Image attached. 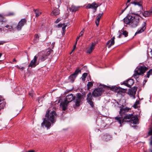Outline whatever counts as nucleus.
Masks as SVG:
<instances>
[{
  "label": "nucleus",
  "instance_id": "f257e3e1",
  "mask_svg": "<svg viewBox=\"0 0 152 152\" xmlns=\"http://www.w3.org/2000/svg\"><path fill=\"white\" fill-rule=\"evenodd\" d=\"M130 108L128 107L125 108H121L119 111V114L122 116L125 115L124 118L122 117H116L115 119L120 124V126H122L123 124L125 122H130L133 124H136L139 123L137 116L134 115L132 114H125V113L128 112Z\"/></svg>",
  "mask_w": 152,
  "mask_h": 152
},
{
  "label": "nucleus",
  "instance_id": "f03ea898",
  "mask_svg": "<svg viewBox=\"0 0 152 152\" xmlns=\"http://www.w3.org/2000/svg\"><path fill=\"white\" fill-rule=\"evenodd\" d=\"M50 110L48 109L46 112L45 118H43V122L41 124L42 127H44L45 126L48 129H49L51 126V123L49 121H50L53 124L56 121L55 118V117L56 116V112L53 111L50 113Z\"/></svg>",
  "mask_w": 152,
  "mask_h": 152
},
{
  "label": "nucleus",
  "instance_id": "7ed1b4c3",
  "mask_svg": "<svg viewBox=\"0 0 152 152\" xmlns=\"http://www.w3.org/2000/svg\"><path fill=\"white\" fill-rule=\"evenodd\" d=\"M140 17L137 14H136L134 16L129 15L124 19V22L125 23L129 25L131 27L135 28L139 24Z\"/></svg>",
  "mask_w": 152,
  "mask_h": 152
},
{
  "label": "nucleus",
  "instance_id": "20e7f679",
  "mask_svg": "<svg viewBox=\"0 0 152 152\" xmlns=\"http://www.w3.org/2000/svg\"><path fill=\"white\" fill-rule=\"evenodd\" d=\"M148 69V68L145 66H138L135 69L133 77L137 78L140 75H143Z\"/></svg>",
  "mask_w": 152,
  "mask_h": 152
},
{
  "label": "nucleus",
  "instance_id": "39448f33",
  "mask_svg": "<svg viewBox=\"0 0 152 152\" xmlns=\"http://www.w3.org/2000/svg\"><path fill=\"white\" fill-rule=\"evenodd\" d=\"M53 52V50L50 49L46 52H42L39 53L38 54L39 56V59L41 60L42 61H44L48 58V56Z\"/></svg>",
  "mask_w": 152,
  "mask_h": 152
},
{
  "label": "nucleus",
  "instance_id": "423d86ee",
  "mask_svg": "<svg viewBox=\"0 0 152 152\" xmlns=\"http://www.w3.org/2000/svg\"><path fill=\"white\" fill-rule=\"evenodd\" d=\"M104 91V90L102 88H96L92 92V96L94 97H98L101 96Z\"/></svg>",
  "mask_w": 152,
  "mask_h": 152
},
{
  "label": "nucleus",
  "instance_id": "0eeeda50",
  "mask_svg": "<svg viewBox=\"0 0 152 152\" xmlns=\"http://www.w3.org/2000/svg\"><path fill=\"white\" fill-rule=\"evenodd\" d=\"M81 72V70L79 69H77L75 72L69 77V81L72 83H73L77 77L78 73L79 72L80 73Z\"/></svg>",
  "mask_w": 152,
  "mask_h": 152
},
{
  "label": "nucleus",
  "instance_id": "6e6552de",
  "mask_svg": "<svg viewBox=\"0 0 152 152\" xmlns=\"http://www.w3.org/2000/svg\"><path fill=\"white\" fill-rule=\"evenodd\" d=\"M82 97V95L81 93H77L76 94V97L74 101L76 106L78 107L80 105Z\"/></svg>",
  "mask_w": 152,
  "mask_h": 152
},
{
  "label": "nucleus",
  "instance_id": "1a4fd4ad",
  "mask_svg": "<svg viewBox=\"0 0 152 152\" xmlns=\"http://www.w3.org/2000/svg\"><path fill=\"white\" fill-rule=\"evenodd\" d=\"M37 58L38 57L36 55L35 56L33 59L30 61L29 64L28 65V67L34 68L38 65L39 64V62L37 61Z\"/></svg>",
  "mask_w": 152,
  "mask_h": 152
},
{
  "label": "nucleus",
  "instance_id": "9d476101",
  "mask_svg": "<svg viewBox=\"0 0 152 152\" xmlns=\"http://www.w3.org/2000/svg\"><path fill=\"white\" fill-rule=\"evenodd\" d=\"M93 98L92 97L91 93L89 92L87 95V97L86 100L88 103L92 107H93L94 106V102L92 100H93Z\"/></svg>",
  "mask_w": 152,
  "mask_h": 152
},
{
  "label": "nucleus",
  "instance_id": "9b49d317",
  "mask_svg": "<svg viewBox=\"0 0 152 152\" xmlns=\"http://www.w3.org/2000/svg\"><path fill=\"white\" fill-rule=\"evenodd\" d=\"M134 83V80L132 79H130L125 80L121 84H123L127 87L131 88Z\"/></svg>",
  "mask_w": 152,
  "mask_h": 152
},
{
  "label": "nucleus",
  "instance_id": "f8f14e48",
  "mask_svg": "<svg viewBox=\"0 0 152 152\" xmlns=\"http://www.w3.org/2000/svg\"><path fill=\"white\" fill-rule=\"evenodd\" d=\"M99 6V3H96L95 2H93L92 4H88L86 7L87 9H94L95 11H96L97 7Z\"/></svg>",
  "mask_w": 152,
  "mask_h": 152
},
{
  "label": "nucleus",
  "instance_id": "ddd939ff",
  "mask_svg": "<svg viewBox=\"0 0 152 152\" xmlns=\"http://www.w3.org/2000/svg\"><path fill=\"white\" fill-rule=\"evenodd\" d=\"M146 22H145L143 23L142 25V27L138 29L137 32L135 33V35L141 33L143 32L146 29Z\"/></svg>",
  "mask_w": 152,
  "mask_h": 152
},
{
  "label": "nucleus",
  "instance_id": "4468645a",
  "mask_svg": "<svg viewBox=\"0 0 152 152\" xmlns=\"http://www.w3.org/2000/svg\"><path fill=\"white\" fill-rule=\"evenodd\" d=\"M75 96H73L72 94H70L66 96L64 101H66V102L69 103L72 101H74V100H75Z\"/></svg>",
  "mask_w": 152,
  "mask_h": 152
},
{
  "label": "nucleus",
  "instance_id": "2eb2a0df",
  "mask_svg": "<svg viewBox=\"0 0 152 152\" xmlns=\"http://www.w3.org/2000/svg\"><path fill=\"white\" fill-rule=\"evenodd\" d=\"M131 4H134V5H137L140 7H141L142 9V4L143 2L142 0H133L131 2Z\"/></svg>",
  "mask_w": 152,
  "mask_h": 152
},
{
  "label": "nucleus",
  "instance_id": "dca6fc26",
  "mask_svg": "<svg viewBox=\"0 0 152 152\" xmlns=\"http://www.w3.org/2000/svg\"><path fill=\"white\" fill-rule=\"evenodd\" d=\"M137 87L134 86L131 89H129V94L132 96H134L136 94Z\"/></svg>",
  "mask_w": 152,
  "mask_h": 152
},
{
  "label": "nucleus",
  "instance_id": "f3484780",
  "mask_svg": "<svg viewBox=\"0 0 152 152\" xmlns=\"http://www.w3.org/2000/svg\"><path fill=\"white\" fill-rule=\"evenodd\" d=\"M15 14L14 12H9L7 14H5L4 15L0 14V18H1V20H0V22H3L4 17L13 16Z\"/></svg>",
  "mask_w": 152,
  "mask_h": 152
},
{
  "label": "nucleus",
  "instance_id": "a211bd4d",
  "mask_svg": "<svg viewBox=\"0 0 152 152\" xmlns=\"http://www.w3.org/2000/svg\"><path fill=\"white\" fill-rule=\"evenodd\" d=\"M68 103L67 102H66V101H64V102L61 103L60 106L61 107L63 110L65 111L67 109Z\"/></svg>",
  "mask_w": 152,
  "mask_h": 152
},
{
  "label": "nucleus",
  "instance_id": "6ab92c4d",
  "mask_svg": "<svg viewBox=\"0 0 152 152\" xmlns=\"http://www.w3.org/2000/svg\"><path fill=\"white\" fill-rule=\"evenodd\" d=\"M103 14V13L102 12L101 13H99L96 16L95 21V23L97 26H98L99 25L101 18L102 15Z\"/></svg>",
  "mask_w": 152,
  "mask_h": 152
},
{
  "label": "nucleus",
  "instance_id": "aec40b11",
  "mask_svg": "<svg viewBox=\"0 0 152 152\" xmlns=\"http://www.w3.org/2000/svg\"><path fill=\"white\" fill-rule=\"evenodd\" d=\"M59 13L60 10L59 9L57 8H55L53 10L51 13V14L52 15L56 16V15H58Z\"/></svg>",
  "mask_w": 152,
  "mask_h": 152
},
{
  "label": "nucleus",
  "instance_id": "412c9836",
  "mask_svg": "<svg viewBox=\"0 0 152 152\" xmlns=\"http://www.w3.org/2000/svg\"><path fill=\"white\" fill-rule=\"evenodd\" d=\"M142 15L145 17H148L152 15V13L150 10L145 11L142 12Z\"/></svg>",
  "mask_w": 152,
  "mask_h": 152
},
{
  "label": "nucleus",
  "instance_id": "4be33fe9",
  "mask_svg": "<svg viewBox=\"0 0 152 152\" xmlns=\"http://www.w3.org/2000/svg\"><path fill=\"white\" fill-rule=\"evenodd\" d=\"M110 89L111 90L115 91V92H117L118 93L119 90V89L120 87H118L115 86H112L111 87H110Z\"/></svg>",
  "mask_w": 152,
  "mask_h": 152
},
{
  "label": "nucleus",
  "instance_id": "5701e85b",
  "mask_svg": "<svg viewBox=\"0 0 152 152\" xmlns=\"http://www.w3.org/2000/svg\"><path fill=\"white\" fill-rule=\"evenodd\" d=\"M39 36L37 34H36L34 35L33 42L36 43L38 42L39 41Z\"/></svg>",
  "mask_w": 152,
  "mask_h": 152
},
{
  "label": "nucleus",
  "instance_id": "b1692460",
  "mask_svg": "<svg viewBox=\"0 0 152 152\" xmlns=\"http://www.w3.org/2000/svg\"><path fill=\"white\" fill-rule=\"evenodd\" d=\"M78 9V7L74 5H72L70 7V11L72 12H75L77 11Z\"/></svg>",
  "mask_w": 152,
  "mask_h": 152
},
{
  "label": "nucleus",
  "instance_id": "393cba45",
  "mask_svg": "<svg viewBox=\"0 0 152 152\" xmlns=\"http://www.w3.org/2000/svg\"><path fill=\"white\" fill-rule=\"evenodd\" d=\"M27 20L25 18L22 19L18 22V23L22 26H23L26 23Z\"/></svg>",
  "mask_w": 152,
  "mask_h": 152
},
{
  "label": "nucleus",
  "instance_id": "a878e982",
  "mask_svg": "<svg viewBox=\"0 0 152 152\" xmlns=\"http://www.w3.org/2000/svg\"><path fill=\"white\" fill-rule=\"evenodd\" d=\"M34 11L36 14V17L37 18L38 17L42 14V12H39L38 10L34 9Z\"/></svg>",
  "mask_w": 152,
  "mask_h": 152
},
{
  "label": "nucleus",
  "instance_id": "bb28decb",
  "mask_svg": "<svg viewBox=\"0 0 152 152\" xmlns=\"http://www.w3.org/2000/svg\"><path fill=\"white\" fill-rule=\"evenodd\" d=\"M4 106V100L2 98H0V108H3Z\"/></svg>",
  "mask_w": 152,
  "mask_h": 152
},
{
  "label": "nucleus",
  "instance_id": "cd10ccee",
  "mask_svg": "<svg viewBox=\"0 0 152 152\" xmlns=\"http://www.w3.org/2000/svg\"><path fill=\"white\" fill-rule=\"evenodd\" d=\"M115 39V37H113L112 38V39L110 40L111 41V42L110 44V45L108 46V48H110L111 47V46L113 45L114 44V43H115L114 39Z\"/></svg>",
  "mask_w": 152,
  "mask_h": 152
},
{
  "label": "nucleus",
  "instance_id": "c85d7f7f",
  "mask_svg": "<svg viewBox=\"0 0 152 152\" xmlns=\"http://www.w3.org/2000/svg\"><path fill=\"white\" fill-rule=\"evenodd\" d=\"M94 82H89L87 84V89H89L93 85Z\"/></svg>",
  "mask_w": 152,
  "mask_h": 152
},
{
  "label": "nucleus",
  "instance_id": "c756f323",
  "mask_svg": "<svg viewBox=\"0 0 152 152\" xmlns=\"http://www.w3.org/2000/svg\"><path fill=\"white\" fill-rule=\"evenodd\" d=\"M152 75V68L150 69L147 72L146 77L149 78L150 75Z\"/></svg>",
  "mask_w": 152,
  "mask_h": 152
},
{
  "label": "nucleus",
  "instance_id": "7c9ffc66",
  "mask_svg": "<svg viewBox=\"0 0 152 152\" xmlns=\"http://www.w3.org/2000/svg\"><path fill=\"white\" fill-rule=\"evenodd\" d=\"M43 99L44 98L42 96L39 97L37 98L36 101H38L39 103L40 102H42V101H43Z\"/></svg>",
  "mask_w": 152,
  "mask_h": 152
},
{
  "label": "nucleus",
  "instance_id": "2f4dec72",
  "mask_svg": "<svg viewBox=\"0 0 152 152\" xmlns=\"http://www.w3.org/2000/svg\"><path fill=\"white\" fill-rule=\"evenodd\" d=\"M87 75L88 74L86 73H84L83 74L82 77V80H83V81H85V79L86 77L87 76Z\"/></svg>",
  "mask_w": 152,
  "mask_h": 152
},
{
  "label": "nucleus",
  "instance_id": "473e14b6",
  "mask_svg": "<svg viewBox=\"0 0 152 152\" xmlns=\"http://www.w3.org/2000/svg\"><path fill=\"white\" fill-rule=\"evenodd\" d=\"M139 103H140L139 101H136L134 104V105H133V107L135 109L137 108L138 107L137 106V105L139 104Z\"/></svg>",
  "mask_w": 152,
  "mask_h": 152
},
{
  "label": "nucleus",
  "instance_id": "72a5a7b5",
  "mask_svg": "<svg viewBox=\"0 0 152 152\" xmlns=\"http://www.w3.org/2000/svg\"><path fill=\"white\" fill-rule=\"evenodd\" d=\"M23 27V26H22L21 25L19 24V23H18V24L16 26V28L19 31Z\"/></svg>",
  "mask_w": 152,
  "mask_h": 152
},
{
  "label": "nucleus",
  "instance_id": "f704fd0d",
  "mask_svg": "<svg viewBox=\"0 0 152 152\" xmlns=\"http://www.w3.org/2000/svg\"><path fill=\"white\" fill-rule=\"evenodd\" d=\"M5 27L8 28V29L10 31H11V30L12 29H13V27L12 26H10L8 25H7L6 26H5Z\"/></svg>",
  "mask_w": 152,
  "mask_h": 152
},
{
  "label": "nucleus",
  "instance_id": "c9c22d12",
  "mask_svg": "<svg viewBox=\"0 0 152 152\" xmlns=\"http://www.w3.org/2000/svg\"><path fill=\"white\" fill-rule=\"evenodd\" d=\"M122 35L124 36L125 37H127L128 35V33L126 31L123 30L122 31Z\"/></svg>",
  "mask_w": 152,
  "mask_h": 152
},
{
  "label": "nucleus",
  "instance_id": "e433bc0d",
  "mask_svg": "<svg viewBox=\"0 0 152 152\" xmlns=\"http://www.w3.org/2000/svg\"><path fill=\"white\" fill-rule=\"evenodd\" d=\"M119 91H118V93H120V92H122V93H124L126 91V90L122 88H119Z\"/></svg>",
  "mask_w": 152,
  "mask_h": 152
},
{
  "label": "nucleus",
  "instance_id": "4c0bfd02",
  "mask_svg": "<svg viewBox=\"0 0 152 152\" xmlns=\"http://www.w3.org/2000/svg\"><path fill=\"white\" fill-rule=\"evenodd\" d=\"M66 25L65 23H63V27L62 28V29L63 31V32H65L66 31Z\"/></svg>",
  "mask_w": 152,
  "mask_h": 152
},
{
  "label": "nucleus",
  "instance_id": "58836bf2",
  "mask_svg": "<svg viewBox=\"0 0 152 152\" xmlns=\"http://www.w3.org/2000/svg\"><path fill=\"white\" fill-rule=\"evenodd\" d=\"M34 91L33 90H31L30 91L28 92V94L29 96H30L31 97H33V94Z\"/></svg>",
  "mask_w": 152,
  "mask_h": 152
},
{
  "label": "nucleus",
  "instance_id": "ea45409f",
  "mask_svg": "<svg viewBox=\"0 0 152 152\" xmlns=\"http://www.w3.org/2000/svg\"><path fill=\"white\" fill-rule=\"evenodd\" d=\"M126 6V7L124 9L122 10L120 14V15L122 14L124 11L129 6V4H127Z\"/></svg>",
  "mask_w": 152,
  "mask_h": 152
},
{
  "label": "nucleus",
  "instance_id": "a19ab883",
  "mask_svg": "<svg viewBox=\"0 0 152 152\" xmlns=\"http://www.w3.org/2000/svg\"><path fill=\"white\" fill-rule=\"evenodd\" d=\"M95 45L96 43H95L92 42L91 46L90 48H91V49H92L93 50Z\"/></svg>",
  "mask_w": 152,
  "mask_h": 152
},
{
  "label": "nucleus",
  "instance_id": "79ce46f5",
  "mask_svg": "<svg viewBox=\"0 0 152 152\" xmlns=\"http://www.w3.org/2000/svg\"><path fill=\"white\" fill-rule=\"evenodd\" d=\"M133 0H127V1L126 4V6L127 5V4H129V6L131 4H131V2L129 3L131 1H133Z\"/></svg>",
  "mask_w": 152,
  "mask_h": 152
},
{
  "label": "nucleus",
  "instance_id": "37998d69",
  "mask_svg": "<svg viewBox=\"0 0 152 152\" xmlns=\"http://www.w3.org/2000/svg\"><path fill=\"white\" fill-rule=\"evenodd\" d=\"M93 50L92 49H91V48H89L88 49L87 51V53H90Z\"/></svg>",
  "mask_w": 152,
  "mask_h": 152
},
{
  "label": "nucleus",
  "instance_id": "c03bdc74",
  "mask_svg": "<svg viewBox=\"0 0 152 152\" xmlns=\"http://www.w3.org/2000/svg\"><path fill=\"white\" fill-rule=\"evenodd\" d=\"M111 42V40H109L106 43V46L108 48V46L110 45V44Z\"/></svg>",
  "mask_w": 152,
  "mask_h": 152
},
{
  "label": "nucleus",
  "instance_id": "a18cd8bd",
  "mask_svg": "<svg viewBox=\"0 0 152 152\" xmlns=\"http://www.w3.org/2000/svg\"><path fill=\"white\" fill-rule=\"evenodd\" d=\"M57 2L58 3V8H59L60 6V5L61 3V0H57Z\"/></svg>",
  "mask_w": 152,
  "mask_h": 152
},
{
  "label": "nucleus",
  "instance_id": "49530a36",
  "mask_svg": "<svg viewBox=\"0 0 152 152\" xmlns=\"http://www.w3.org/2000/svg\"><path fill=\"white\" fill-rule=\"evenodd\" d=\"M62 26H63V24L60 23L57 25L56 26V27L58 28H61V27H62Z\"/></svg>",
  "mask_w": 152,
  "mask_h": 152
},
{
  "label": "nucleus",
  "instance_id": "de8ad7c7",
  "mask_svg": "<svg viewBox=\"0 0 152 152\" xmlns=\"http://www.w3.org/2000/svg\"><path fill=\"white\" fill-rule=\"evenodd\" d=\"M84 32V30L83 29L80 32L79 36L80 37L83 35Z\"/></svg>",
  "mask_w": 152,
  "mask_h": 152
},
{
  "label": "nucleus",
  "instance_id": "09e8293b",
  "mask_svg": "<svg viewBox=\"0 0 152 152\" xmlns=\"http://www.w3.org/2000/svg\"><path fill=\"white\" fill-rule=\"evenodd\" d=\"M61 19L60 18H58L56 20V21H55V23H58L61 20Z\"/></svg>",
  "mask_w": 152,
  "mask_h": 152
},
{
  "label": "nucleus",
  "instance_id": "8fccbe9b",
  "mask_svg": "<svg viewBox=\"0 0 152 152\" xmlns=\"http://www.w3.org/2000/svg\"><path fill=\"white\" fill-rule=\"evenodd\" d=\"M17 89H17H17H16V93H17L18 94V95H20V94H22V92H18V91H17Z\"/></svg>",
  "mask_w": 152,
  "mask_h": 152
},
{
  "label": "nucleus",
  "instance_id": "3c124183",
  "mask_svg": "<svg viewBox=\"0 0 152 152\" xmlns=\"http://www.w3.org/2000/svg\"><path fill=\"white\" fill-rule=\"evenodd\" d=\"M6 42L4 41H0V45H3V44Z\"/></svg>",
  "mask_w": 152,
  "mask_h": 152
},
{
  "label": "nucleus",
  "instance_id": "603ef678",
  "mask_svg": "<svg viewBox=\"0 0 152 152\" xmlns=\"http://www.w3.org/2000/svg\"><path fill=\"white\" fill-rule=\"evenodd\" d=\"M76 45H74L73 46V49L72 50V51H73L75 49V48H76Z\"/></svg>",
  "mask_w": 152,
  "mask_h": 152
},
{
  "label": "nucleus",
  "instance_id": "864d4df0",
  "mask_svg": "<svg viewBox=\"0 0 152 152\" xmlns=\"http://www.w3.org/2000/svg\"><path fill=\"white\" fill-rule=\"evenodd\" d=\"M26 152H35V151L34 150H30Z\"/></svg>",
  "mask_w": 152,
  "mask_h": 152
},
{
  "label": "nucleus",
  "instance_id": "5fc2aeb1",
  "mask_svg": "<svg viewBox=\"0 0 152 152\" xmlns=\"http://www.w3.org/2000/svg\"><path fill=\"white\" fill-rule=\"evenodd\" d=\"M147 80H145L143 82V86H144V84H145V83L147 82Z\"/></svg>",
  "mask_w": 152,
  "mask_h": 152
},
{
  "label": "nucleus",
  "instance_id": "6e6d98bb",
  "mask_svg": "<svg viewBox=\"0 0 152 152\" xmlns=\"http://www.w3.org/2000/svg\"><path fill=\"white\" fill-rule=\"evenodd\" d=\"M122 34H120L118 36V38H121V36H122Z\"/></svg>",
  "mask_w": 152,
  "mask_h": 152
},
{
  "label": "nucleus",
  "instance_id": "4d7b16f0",
  "mask_svg": "<svg viewBox=\"0 0 152 152\" xmlns=\"http://www.w3.org/2000/svg\"><path fill=\"white\" fill-rule=\"evenodd\" d=\"M17 68H18V69H20V67L18 66V65H17L15 66Z\"/></svg>",
  "mask_w": 152,
  "mask_h": 152
},
{
  "label": "nucleus",
  "instance_id": "13d9d810",
  "mask_svg": "<svg viewBox=\"0 0 152 152\" xmlns=\"http://www.w3.org/2000/svg\"><path fill=\"white\" fill-rule=\"evenodd\" d=\"M13 61L17 62V61L14 58L13 60Z\"/></svg>",
  "mask_w": 152,
  "mask_h": 152
},
{
  "label": "nucleus",
  "instance_id": "bf43d9fd",
  "mask_svg": "<svg viewBox=\"0 0 152 152\" xmlns=\"http://www.w3.org/2000/svg\"><path fill=\"white\" fill-rule=\"evenodd\" d=\"M24 68V67H22L21 68H20V69H21V70H23V69Z\"/></svg>",
  "mask_w": 152,
  "mask_h": 152
},
{
  "label": "nucleus",
  "instance_id": "052dcab7",
  "mask_svg": "<svg viewBox=\"0 0 152 152\" xmlns=\"http://www.w3.org/2000/svg\"><path fill=\"white\" fill-rule=\"evenodd\" d=\"M80 36H79L77 37V38L76 39H79V38H80Z\"/></svg>",
  "mask_w": 152,
  "mask_h": 152
},
{
  "label": "nucleus",
  "instance_id": "680f3d73",
  "mask_svg": "<svg viewBox=\"0 0 152 152\" xmlns=\"http://www.w3.org/2000/svg\"><path fill=\"white\" fill-rule=\"evenodd\" d=\"M2 54L1 53H0V58H1V56H2Z\"/></svg>",
  "mask_w": 152,
  "mask_h": 152
},
{
  "label": "nucleus",
  "instance_id": "e2e57ef3",
  "mask_svg": "<svg viewBox=\"0 0 152 152\" xmlns=\"http://www.w3.org/2000/svg\"><path fill=\"white\" fill-rule=\"evenodd\" d=\"M107 137V136H105V135H104V138L105 139H106V137Z\"/></svg>",
  "mask_w": 152,
  "mask_h": 152
},
{
  "label": "nucleus",
  "instance_id": "0e129e2a",
  "mask_svg": "<svg viewBox=\"0 0 152 152\" xmlns=\"http://www.w3.org/2000/svg\"><path fill=\"white\" fill-rule=\"evenodd\" d=\"M77 42H76L74 45H76L77 44Z\"/></svg>",
  "mask_w": 152,
  "mask_h": 152
},
{
  "label": "nucleus",
  "instance_id": "69168bd1",
  "mask_svg": "<svg viewBox=\"0 0 152 152\" xmlns=\"http://www.w3.org/2000/svg\"><path fill=\"white\" fill-rule=\"evenodd\" d=\"M78 40V39H76V42H77Z\"/></svg>",
  "mask_w": 152,
  "mask_h": 152
},
{
  "label": "nucleus",
  "instance_id": "338daca9",
  "mask_svg": "<svg viewBox=\"0 0 152 152\" xmlns=\"http://www.w3.org/2000/svg\"><path fill=\"white\" fill-rule=\"evenodd\" d=\"M104 86V87H109L108 86Z\"/></svg>",
  "mask_w": 152,
  "mask_h": 152
},
{
  "label": "nucleus",
  "instance_id": "774afa93",
  "mask_svg": "<svg viewBox=\"0 0 152 152\" xmlns=\"http://www.w3.org/2000/svg\"><path fill=\"white\" fill-rule=\"evenodd\" d=\"M1 28H0V31H1Z\"/></svg>",
  "mask_w": 152,
  "mask_h": 152
}]
</instances>
